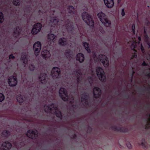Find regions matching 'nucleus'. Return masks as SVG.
<instances>
[{"mask_svg":"<svg viewBox=\"0 0 150 150\" xmlns=\"http://www.w3.org/2000/svg\"><path fill=\"white\" fill-rule=\"evenodd\" d=\"M43 110L45 112H50L53 114H55L56 116L61 119L62 114L60 111L58 109L56 106L54 104H52L50 106L45 105L43 108Z\"/></svg>","mask_w":150,"mask_h":150,"instance_id":"nucleus-1","label":"nucleus"},{"mask_svg":"<svg viewBox=\"0 0 150 150\" xmlns=\"http://www.w3.org/2000/svg\"><path fill=\"white\" fill-rule=\"evenodd\" d=\"M97 16L100 21L104 26L109 27L110 25L111 21L108 19L107 15L104 13L100 11L98 13Z\"/></svg>","mask_w":150,"mask_h":150,"instance_id":"nucleus-2","label":"nucleus"},{"mask_svg":"<svg viewBox=\"0 0 150 150\" xmlns=\"http://www.w3.org/2000/svg\"><path fill=\"white\" fill-rule=\"evenodd\" d=\"M96 72L99 80L102 82L106 81V77L103 69L100 67H97L96 69Z\"/></svg>","mask_w":150,"mask_h":150,"instance_id":"nucleus-3","label":"nucleus"},{"mask_svg":"<svg viewBox=\"0 0 150 150\" xmlns=\"http://www.w3.org/2000/svg\"><path fill=\"white\" fill-rule=\"evenodd\" d=\"M82 17L83 20L87 25L90 26L93 25V22L92 19L87 13L83 12L82 14Z\"/></svg>","mask_w":150,"mask_h":150,"instance_id":"nucleus-4","label":"nucleus"},{"mask_svg":"<svg viewBox=\"0 0 150 150\" xmlns=\"http://www.w3.org/2000/svg\"><path fill=\"white\" fill-rule=\"evenodd\" d=\"M97 59L102 63L105 67H108L109 66V60L106 56L103 54L99 55Z\"/></svg>","mask_w":150,"mask_h":150,"instance_id":"nucleus-5","label":"nucleus"},{"mask_svg":"<svg viewBox=\"0 0 150 150\" xmlns=\"http://www.w3.org/2000/svg\"><path fill=\"white\" fill-rule=\"evenodd\" d=\"M12 147V144L8 141L3 142L1 144L0 147L1 150H9Z\"/></svg>","mask_w":150,"mask_h":150,"instance_id":"nucleus-6","label":"nucleus"},{"mask_svg":"<svg viewBox=\"0 0 150 150\" xmlns=\"http://www.w3.org/2000/svg\"><path fill=\"white\" fill-rule=\"evenodd\" d=\"M42 27V24L40 23H37L34 24L31 30V33L33 35H36L40 32Z\"/></svg>","mask_w":150,"mask_h":150,"instance_id":"nucleus-7","label":"nucleus"},{"mask_svg":"<svg viewBox=\"0 0 150 150\" xmlns=\"http://www.w3.org/2000/svg\"><path fill=\"white\" fill-rule=\"evenodd\" d=\"M60 96L64 101H67L68 98L66 90L64 88H61L59 91Z\"/></svg>","mask_w":150,"mask_h":150,"instance_id":"nucleus-8","label":"nucleus"},{"mask_svg":"<svg viewBox=\"0 0 150 150\" xmlns=\"http://www.w3.org/2000/svg\"><path fill=\"white\" fill-rule=\"evenodd\" d=\"M41 45L40 42L38 41L35 42L33 45V49L34 54L36 56L39 55L41 50Z\"/></svg>","mask_w":150,"mask_h":150,"instance_id":"nucleus-9","label":"nucleus"},{"mask_svg":"<svg viewBox=\"0 0 150 150\" xmlns=\"http://www.w3.org/2000/svg\"><path fill=\"white\" fill-rule=\"evenodd\" d=\"M60 73V69L58 67H54L51 71V75L54 79L57 78L59 76Z\"/></svg>","mask_w":150,"mask_h":150,"instance_id":"nucleus-10","label":"nucleus"},{"mask_svg":"<svg viewBox=\"0 0 150 150\" xmlns=\"http://www.w3.org/2000/svg\"><path fill=\"white\" fill-rule=\"evenodd\" d=\"M8 83L10 86H15L16 85L17 83V78L16 76H10L8 79Z\"/></svg>","mask_w":150,"mask_h":150,"instance_id":"nucleus-11","label":"nucleus"},{"mask_svg":"<svg viewBox=\"0 0 150 150\" xmlns=\"http://www.w3.org/2000/svg\"><path fill=\"white\" fill-rule=\"evenodd\" d=\"M37 131L36 130H30L27 131L26 135L29 138L33 139L37 137Z\"/></svg>","mask_w":150,"mask_h":150,"instance_id":"nucleus-12","label":"nucleus"},{"mask_svg":"<svg viewBox=\"0 0 150 150\" xmlns=\"http://www.w3.org/2000/svg\"><path fill=\"white\" fill-rule=\"evenodd\" d=\"M56 36L50 33L48 35L47 41L50 45L53 44L56 39Z\"/></svg>","mask_w":150,"mask_h":150,"instance_id":"nucleus-13","label":"nucleus"},{"mask_svg":"<svg viewBox=\"0 0 150 150\" xmlns=\"http://www.w3.org/2000/svg\"><path fill=\"white\" fill-rule=\"evenodd\" d=\"M101 93V90L99 88L95 87L93 88V96L95 98H99L100 96Z\"/></svg>","mask_w":150,"mask_h":150,"instance_id":"nucleus-14","label":"nucleus"},{"mask_svg":"<svg viewBox=\"0 0 150 150\" xmlns=\"http://www.w3.org/2000/svg\"><path fill=\"white\" fill-rule=\"evenodd\" d=\"M39 80L40 82L42 84H45L48 81V78L47 75L44 74H41Z\"/></svg>","mask_w":150,"mask_h":150,"instance_id":"nucleus-15","label":"nucleus"},{"mask_svg":"<svg viewBox=\"0 0 150 150\" xmlns=\"http://www.w3.org/2000/svg\"><path fill=\"white\" fill-rule=\"evenodd\" d=\"M104 4L108 8H112L114 6V0H103Z\"/></svg>","mask_w":150,"mask_h":150,"instance_id":"nucleus-16","label":"nucleus"},{"mask_svg":"<svg viewBox=\"0 0 150 150\" xmlns=\"http://www.w3.org/2000/svg\"><path fill=\"white\" fill-rule=\"evenodd\" d=\"M76 60L80 63L83 62L85 59L83 54L80 53H79L76 55Z\"/></svg>","mask_w":150,"mask_h":150,"instance_id":"nucleus-17","label":"nucleus"},{"mask_svg":"<svg viewBox=\"0 0 150 150\" xmlns=\"http://www.w3.org/2000/svg\"><path fill=\"white\" fill-rule=\"evenodd\" d=\"M58 43L60 46H64L66 45L68 42L66 38H62L59 40Z\"/></svg>","mask_w":150,"mask_h":150,"instance_id":"nucleus-18","label":"nucleus"},{"mask_svg":"<svg viewBox=\"0 0 150 150\" xmlns=\"http://www.w3.org/2000/svg\"><path fill=\"white\" fill-rule=\"evenodd\" d=\"M42 57L45 58H48L50 57V54L49 52L47 50H45L41 52Z\"/></svg>","mask_w":150,"mask_h":150,"instance_id":"nucleus-19","label":"nucleus"},{"mask_svg":"<svg viewBox=\"0 0 150 150\" xmlns=\"http://www.w3.org/2000/svg\"><path fill=\"white\" fill-rule=\"evenodd\" d=\"M68 11L71 14H75L76 11L74 8L72 6H71L68 7Z\"/></svg>","mask_w":150,"mask_h":150,"instance_id":"nucleus-20","label":"nucleus"},{"mask_svg":"<svg viewBox=\"0 0 150 150\" xmlns=\"http://www.w3.org/2000/svg\"><path fill=\"white\" fill-rule=\"evenodd\" d=\"M17 101L20 103H22L23 101V98L22 96L20 94L17 95L16 97Z\"/></svg>","mask_w":150,"mask_h":150,"instance_id":"nucleus-21","label":"nucleus"},{"mask_svg":"<svg viewBox=\"0 0 150 150\" xmlns=\"http://www.w3.org/2000/svg\"><path fill=\"white\" fill-rule=\"evenodd\" d=\"M50 22L54 25H56L57 23L59 22V20L58 19L56 18H52L50 20Z\"/></svg>","mask_w":150,"mask_h":150,"instance_id":"nucleus-22","label":"nucleus"},{"mask_svg":"<svg viewBox=\"0 0 150 150\" xmlns=\"http://www.w3.org/2000/svg\"><path fill=\"white\" fill-rule=\"evenodd\" d=\"M83 46L85 47L86 50L88 52L90 53L91 52L89 47V45L86 42H84L83 44Z\"/></svg>","mask_w":150,"mask_h":150,"instance_id":"nucleus-23","label":"nucleus"},{"mask_svg":"<svg viewBox=\"0 0 150 150\" xmlns=\"http://www.w3.org/2000/svg\"><path fill=\"white\" fill-rule=\"evenodd\" d=\"M12 3L13 4L16 6H18L21 4V2L19 0H13Z\"/></svg>","mask_w":150,"mask_h":150,"instance_id":"nucleus-24","label":"nucleus"},{"mask_svg":"<svg viewBox=\"0 0 150 150\" xmlns=\"http://www.w3.org/2000/svg\"><path fill=\"white\" fill-rule=\"evenodd\" d=\"M4 20V16L3 13L0 12V23H2Z\"/></svg>","mask_w":150,"mask_h":150,"instance_id":"nucleus-25","label":"nucleus"},{"mask_svg":"<svg viewBox=\"0 0 150 150\" xmlns=\"http://www.w3.org/2000/svg\"><path fill=\"white\" fill-rule=\"evenodd\" d=\"M9 134V132L7 131H4L2 133V136L4 137H7Z\"/></svg>","mask_w":150,"mask_h":150,"instance_id":"nucleus-26","label":"nucleus"},{"mask_svg":"<svg viewBox=\"0 0 150 150\" xmlns=\"http://www.w3.org/2000/svg\"><path fill=\"white\" fill-rule=\"evenodd\" d=\"M4 99V96L3 94L0 93V102H1Z\"/></svg>","mask_w":150,"mask_h":150,"instance_id":"nucleus-27","label":"nucleus"},{"mask_svg":"<svg viewBox=\"0 0 150 150\" xmlns=\"http://www.w3.org/2000/svg\"><path fill=\"white\" fill-rule=\"evenodd\" d=\"M127 146L129 149H131L132 148V146L130 143H127Z\"/></svg>","mask_w":150,"mask_h":150,"instance_id":"nucleus-28","label":"nucleus"},{"mask_svg":"<svg viewBox=\"0 0 150 150\" xmlns=\"http://www.w3.org/2000/svg\"><path fill=\"white\" fill-rule=\"evenodd\" d=\"M31 71H33L34 70L35 67L34 66L32 65H31L29 67Z\"/></svg>","mask_w":150,"mask_h":150,"instance_id":"nucleus-29","label":"nucleus"},{"mask_svg":"<svg viewBox=\"0 0 150 150\" xmlns=\"http://www.w3.org/2000/svg\"><path fill=\"white\" fill-rule=\"evenodd\" d=\"M139 43H138V44L139 45H140V48H141V49L142 50V52H144V47H143L142 46V44H140V45L139 44Z\"/></svg>","mask_w":150,"mask_h":150,"instance_id":"nucleus-30","label":"nucleus"},{"mask_svg":"<svg viewBox=\"0 0 150 150\" xmlns=\"http://www.w3.org/2000/svg\"><path fill=\"white\" fill-rule=\"evenodd\" d=\"M121 15L122 16H124L125 15V12L124 9H122L121 11Z\"/></svg>","mask_w":150,"mask_h":150,"instance_id":"nucleus-31","label":"nucleus"},{"mask_svg":"<svg viewBox=\"0 0 150 150\" xmlns=\"http://www.w3.org/2000/svg\"><path fill=\"white\" fill-rule=\"evenodd\" d=\"M15 58V57L13 56V54H11L10 55L9 57V58L10 59H13Z\"/></svg>","mask_w":150,"mask_h":150,"instance_id":"nucleus-32","label":"nucleus"},{"mask_svg":"<svg viewBox=\"0 0 150 150\" xmlns=\"http://www.w3.org/2000/svg\"><path fill=\"white\" fill-rule=\"evenodd\" d=\"M135 26L134 25H133L132 26V29L134 33V32Z\"/></svg>","mask_w":150,"mask_h":150,"instance_id":"nucleus-33","label":"nucleus"},{"mask_svg":"<svg viewBox=\"0 0 150 150\" xmlns=\"http://www.w3.org/2000/svg\"><path fill=\"white\" fill-rule=\"evenodd\" d=\"M81 101L82 102H83V101H86V99L85 98H83V97H82L81 98Z\"/></svg>","mask_w":150,"mask_h":150,"instance_id":"nucleus-34","label":"nucleus"},{"mask_svg":"<svg viewBox=\"0 0 150 150\" xmlns=\"http://www.w3.org/2000/svg\"><path fill=\"white\" fill-rule=\"evenodd\" d=\"M24 62H27V59H26V57H25V58L24 59Z\"/></svg>","mask_w":150,"mask_h":150,"instance_id":"nucleus-35","label":"nucleus"},{"mask_svg":"<svg viewBox=\"0 0 150 150\" xmlns=\"http://www.w3.org/2000/svg\"><path fill=\"white\" fill-rule=\"evenodd\" d=\"M19 30V29L18 28V29H16V30H15V31H14V33L16 34V32H17V30Z\"/></svg>","mask_w":150,"mask_h":150,"instance_id":"nucleus-36","label":"nucleus"},{"mask_svg":"<svg viewBox=\"0 0 150 150\" xmlns=\"http://www.w3.org/2000/svg\"><path fill=\"white\" fill-rule=\"evenodd\" d=\"M144 37H145V38L146 39L145 40L146 41V39H147V38H148V37H147V35H145Z\"/></svg>","mask_w":150,"mask_h":150,"instance_id":"nucleus-37","label":"nucleus"},{"mask_svg":"<svg viewBox=\"0 0 150 150\" xmlns=\"http://www.w3.org/2000/svg\"><path fill=\"white\" fill-rule=\"evenodd\" d=\"M133 47V48H135V47H133V44L132 45V46H131V47L132 48Z\"/></svg>","mask_w":150,"mask_h":150,"instance_id":"nucleus-38","label":"nucleus"},{"mask_svg":"<svg viewBox=\"0 0 150 150\" xmlns=\"http://www.w3.org/2000/svg\"><path fill=\"white\" fill-rule=\"evenodd\" d=\"M138 40H139V41H140L141 40V38H140V37H139L138 38Z\"/></svg>","mask_w":150,"mask_h":150,"instance_id":"nucleus-39","label":"nucleus"},{"mask_svg":"<svg viewBox=\"0 0 150 150\" xmlns=\"http://www.w3.org/2000/svg\"><path fill=\"white\" fill-rule=\"evenodd\" d=\"M137 55H135V54H134V55L133 56V57H137Z\"/></svg>","mask_w":150,"mask_h":150,"instance_id":"nucleus-40","label":"nucleus"},{"mask_svg":"<svg viewBox=\"0 0 150 150\" xmlns=\"http://www.w3.org/2000/svg\"><path fill=\"white\" fill-rule=\"evenodd\" d=\"M142 64L143 65H144V66L145 65V63L144 62H143V63Z\"/></svg>","mask_w":150,"mask_h":150,"instance_id":"nucleus-41","label":"nucleus"},{"mask_svg":"<svg viewBox=\"0 0 150 150\" xmlns=\"http://www.w3.org/2000/svg\"><path fill=\"white\" fill-rule=\"evenodd\" d=\"M121 1V0H118V1Z\"/></svg>","mask_w":150,"mask_h":150,"instance_id":"nucleus-42","label":"nucleus"},{"mask_svg":"<svg viewBox=\"0 0 150 150\" xmlns=\"http://www.w3.org/2000/svg\"><path fill=\"white\" fill-rule=\"evenodd\" d=\"M145 33V30H144V33Z\"/></svg>","mask_w":150,"mask_h":150,"instance_id":"nucleus-43","label":"nucleus"},{"mask_svg":"<svg viewBox=\"0 0 150 150\" xmlns=\"http://www.w3.org/2000/svg\"><path fill=\"white\" fill-rule=\"evenodd\" d=\"M149 120H150V118L149 119Z\"/></svg>","mask_w":150,"mask_h":150,"instance_id":"nucleus-44","label":"nucleus"}]
</instances>
